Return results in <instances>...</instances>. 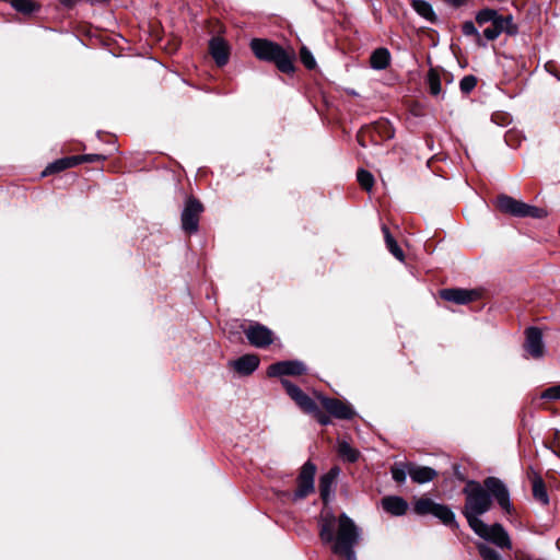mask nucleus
I'll return each instance as SVG.
<instances>
[{"instance_id": "8", "label": "nucleus", "mask_w": 560, "mask_h": 560, "mask_svg": "<svg viewBox=\"0 0 560 560\" xmlns=\"http://www.w3.org/2000/svg\"><path fill=\"white\" fill-rule=\"evenodd\" d=\"M203 211V206L199 200L194 197H189L185 207L182 211V229L188 233H196L199 228V218Z\"/></svg>"}, {"instance_id": "6", "label": "nucleus", "mask_w": 560, "mask_h": 560, "mask_svg": "<svg viewBox=\"0 0 560 560\" xmlns=\"http://www.w3.org/2000/svg\"><path fill=\"white\" fill-rule=\"evenodd\" d=\"M482 527L471 526L470 528L482 539L494 544L501 549H511L512 544L508 532L501 524H493L491 526L481 522Z\"/></svg>"}, {"instance_id": "26", "label": "nucleus", "mask_w": 560, "mask_h": 560, "mask_svg": "<svg viewBox=\"0 0 560 560\" xmlns=\"http://www.w3.org/2000/svg\"><path fill=\"white\" fill-rule=\"evenodd\" d=\"M411 4L413 10L422 18L431 22L435 20V13L429 2L424 0H412Z\"/></svg>"}, {"instance_id": "29", "label": "nucleus", "mask_w": 560, "mask_h": 560, "mask_svg": "<svg viewBox=\"0 0 560 560\" xmlns=\"http://www.w3.org/2000/svg\"><path fill=\"white\" fill-rule=\"evenodd\" d=\"M504 16L500 15L495 10L492 9H483L479 11L476 15V21L479 25H483L486 23H493L497 20H501Z\"/></svg>"}, {"instance_id": "18", "label": "nucleus", "mask_w": 560, "mask_h": 560, "mask_svg": "<svg viewBox=\"0 0 560 560\" xmlns=\"http://www.w3.org/2000/svg\"><path fill=\"white\" fill-rule=\"evenodd\" d=\"M382 506L387 513L394 516H401L406 514L408 510L407 501L397 495H389L383 498Z\"/></svg>"}, {"instance_id": "15", "label": "nucleus", "mask_w": 560, "mask_h": 560, "mask_svg": "<svg viewBox=\"0 0 560 560\" xmlns=\"http://www.w3.org/2000/svg\"><path fill=\"white\" fill-rule=\"evenodd\" d=\"M443 300L455 304H467L480 298V291L467 289H444L440 292Z\"/></svg>"}, {"instance_id": "20", "label": "nucleus", "mask_w": 560, "mask_h": 560, "mask_svg": "<svg viewBox=\"0 0 560 560\" xmlns=\"http://www.w3.org/2000/svg\"><path fill=\"white\" fill-rule=\"evenodd\" d=\"M79 164V158L77 156H69L59 159L52 163H50L45 171L43 172V176H47L54 173H58L61 171H65L67 168L73 167Z\"/></svg>"}, {"instance_id": "4", "label": "nucleus", "mask_w": 560, "mask_h": 560, "mask_svg": "<svg viewBox=\"0 0 560 560\" xmlns=\"http://www.w3.org/2000/svg\"><path fill=\"white\" fill-rule=\"evenodd\" d=\"M413 511L418 515L431 514L439 518L444 525L456 526L453 511L444 504H439L429 498H419L415 501Z\"/></svg>"}, {"instance_id": "36", "label": "nucleus", "mask_w": 560, "mask_h": 560, "mask_svg": "<svg viewBox=\"0 0 560 560\" xmlns=\"http://www.w3.org/2000/svg\"><path fill=\"white\" fill-rule=\"evenodd\" d=\"M477 84V79L474 75H466L460 80L459 86L463 93L471 92Z\"/></svg>"}, {"instance_id": "33", "label": "nucleus", "mask_w": 560, "mask_h": 560, "mask_svg": "<svg viewBox=\"0 0 560 560\" xmlns=\"http://www.w3.org/2000/svg\"><path fill=\"white\" fill-rule=\"evenodd\" d=\"M373 130L381 133L384 138L390 139L394 137V130L387 121H378L373 126Z\"/></svg>"}, {"instance_id": "7", "label": "nucleus", "mask_w": 560, "mask_h": 560, "mask_svg": "<svg viewBox=\"0 0 560 560\" xmlns=\"http://www.w3.org/2000/svg\"><path fill=\"white\" fill-rule=\"evenodd\" d=\"M316 474V466L311 463L306 462L298 476L296 479V490L291 495L292 501H300L308 497L311 493L314 492L315 486H314V479Z\"/></svg>"}, {"instance_id": "40", "label": "nucleus", "mask_w": 560, "mask_h": 560, "mask_svg": "<svg viewBox=\"0 0 560 560\" xmlns=\"http://www.w3.org/2000/svg\"><path fill=\"white\" fill-rule=\"evenodd\" d=\"M78 158H79V164L81 162H95V161H100L103 159L101 155H97V154H85V155H81Z\"/></svg>"}, {"instance_id": "34", "label": "nucleus", "mask_w": 560, "mask_h": 560, "mask_svg": "<svg viewBox=\"0 0 560 560\" xmlns=\"http://www.w3.org/2000/svg\"><path fill=\"white\" fill-rule=\"evenodd\" d=\"M300 58H301L302 63H303L307 69H313V68H315V66H316L315 58H314V56L312 55V52H311L306 47H302V48H301V51H300Z\"/></svg>"}, {"instance_id": "22", "label": "nucleus", "mask_w": 560, "mask_h": 560, "mask_svg": "<svg viewBox=\"0 0 560 560\" xmlns=\"http://www.w3.org/2000/svg\"><path fill=\"white\" fill-rule=\"evenodd\" d=\"M408 474L412 481L417 483H425L434 479L436 471L430 467H410Z\"/></svg>"}, {"instance_id": "17", "label": "nucleus", "mask_w": 560, "mask_h": 560, "mask_svg": "<svg viewBox=\"0 0 560 560\" xmlns=\"http://www.w3.org/2000/svg\"><path fill=\"white\" fill-rule=\"evenodd\" d=\"M209 51L218 66L222 67L228 63L230 48L222 37H213L209 43Z\"/></svg>"}, {"instance_id": "10", "label": "nucleus", "mask_w": 560, "mask_h": 560, "mask_svg": "<svg viewBox=\"0 0 560 560\" xmlns=\"http://www.w3.org/2000/svg\"><path fill=\"white\" fill-rule=\"evenodd\" d=\"M245 335L249 343L256 348H265L273 341L272 331L258 323L250 325L245 329Z\"/></svg>"}, {"instance_id": "37", "label": "nucleus", "mask_w": 560, "mask_h": 560, "mask_svg": "<svg viewBox=\"0 0 560 560\" xmlns=\"http://www.w3.org/2000/svg\"><path fill=\"white\" fill-rule=\"evenodd\" d=\"M393 479L399 483L404 482L407 477V471L404 466L395 465L392 467Z\"/></svg>"}, {"instance_id": "11", "label": "nucleus", "mask_w": 560, "mask_h": 560, "mask_svg": "<svg viewBox=\"0 0 560 560\" xmlns=\"http://www.w3.org/2000/svg\"><path fill=\"white\" fill-rule=\"evenodd\" d=\"M281 384L287 390L288 395L303 411L307 413L316 411V402L310 396L304 394L296 385L284 378L281 380Z\"/></svg>"}, {"instance_id": "14", "label": "nucleus", "mask_w": 560, "mask_h": 560, "mask_svg": "<svg viewBox=\"0 0 560 560\" xmlns=\"http://www.w3.org/2000/svg\"><path fill=\"white\" fill-rule=\"evenodd\" d=\"M322 406L332 417L338 419H351L354 416L352 408L337 398L319 397Z\"/></svg>"}, {"instance_id": "31", "label": "nucleus", "mask_w": 560, "mask_h": 560, "mask_svg": "<svg viewBox=\"0 0 560 560\" xmlns=\"http://www.w3.org/2000/svg\"><path fill=\"white\" fill-rule=\"evenodd\" d=\"M477 549L483 560H502L501 556L485 542L477 544Z\"/></svg>"}, {"instance_id": "2", "label": "nucleus", "mask_w": 560, "mask_h": 560, "mask_svg": "<svg viewBox=\"0 0 560 560\" xmlns=\"http://www.w3.org/2000/svg\"><path fill=\"white\" fill-rule=\"evenodd\" d=\"M466 495V502L463 510L469 526L481 525L480 515L487 513L492 505V500L485 487L477 481H469L463 490Z\"/></svg>"}, {"instance_id": "41", "label": "nucleus", "mask_w": 560, "mask_h": 560, "mask_svg": "<svg viewBox=\"0 0 560 560\" xmlns=\"http://www.w3.org/2000/svg\"><path fill=\"white\" fill-rule=\"evenodd\" d=\"M358 139H359V142H360L362 145H364V144L361 142V136H360V135L358 136Z\"/></svg>"}, {"instance_id": "21", "label": "nucleus", "mask_w": 560, "mask_h": 560, "mask_svg": "<svg viewBox=\"0 0 560 560\" xmlns=\"http://www.w3.org/2000/svg\"><path fill=\"white\" fill-rule=\"evenodd\" d=\"M338 474L339 469L337 467H334L319 479L320 497L325 502L328 500L330 495L332 483Z\"/></svg>"}, {"instance_id": "3", "label": "nucleus", "mask_w": 560, "mask_h": 560, "mask_svg": "<svg viewBox=\"0 0 560 560\" xmlns=\"http://www.w3.org/2000/svg\"><path fill=\"white\" fill-rule=\"evenodd\" d=\"M250 48L258 59L275 62L281 72L290 73L294 70L293 56L280 45L267 39L254 38L250 42Z\"/></svg>"}, {"instance_id": "16", "label": "nucleus", "mask_w": 560, "mask_h": 560, "mask_svg": "<svg viewBox=\"0 0 560 560\" xmlns=\"http://www.w3.org/2000/svg\"><path fill=\"white\" fill-rule=\"evenodd\" d=\"M517 31L513 24L512 15H508L501 20H497L483 30V36L488 40L497 39L503 32L508 34H515Z\"/></svg>"}, {"instance_id": "28", "label": "nucleus", "mask_w": 560, "mask_h": 560, "mask_svg": "<svg viewBox=\"0 0 560 560\" xmlns=\"http://www.w3.org/2000/svg\"><path fill=\"white\" fill-rule=\"evenodd\" d=\"M338 453L343 459L350 463H353L359 458V452L346 441H340L338 443Z\"/></svg>"}, {"instance_id": "38", "label": "nucleus", "mask_w": 560, "mask_h": 560, "mask_svg": "<svg viewBox=\"0 0 560 560\" xmlns=\"http://www.w3.org/2000/svg\"><path fill=\"white\" fill-rule=\"evenodd\" d=\"M541 398L545 399H560V385L551 386L547 388L542 394Z\"/></svg>"}, {"instance_id": "12", "label": "nucleus", "mask_w": 560, "mask_h": 560, "mask_svg": "<svg viewBox=\"0 0 560 560\" xmlns=\"http://www.w3.org/2000/svg\"><path fill=\"white\" fill-rule=\"evenodd\" d=\"M526 339L524 349L534 359H540L545 353V345L542 341V334L537 327H529L526 329Z\"/></svg>"}, {"instance_id": "39", "label": "nucleus", "mask_w": 560, "mask_h": 560, "mask_svg": "<svg viewBox=\"0 0 560 560\" xmlns=\"http://www.w3.org/2000/svg\"><path fill=\"white\" fill-rule=\"evenodd\" d=\"M312 415H314V417L317 419V421L323 424V425H327L329 422H330V419L328 416L324 415L319 409L318 407L316 406V411L315 412H311Z\"/></svg>"}, {"instance_id": "13", "label": "nucleus", "mask_w": 560, "mask_h": 560, "mask_svg": "<svg viewBox=\"0 0 560 560\" xmlns=\"http://www.w3.org/2000/svg\"><path fill=\"white\" fill-rule=\"evenodd\" d=\"M306 371V368L301 361H281L271 364L268 368L267 374L270 377L283 376V375H302Z\"/></svg>"}, {"instance_id": "5", "label": "nucleus", "mask_w": 560, "mask_h": 560, "mask_svg": "<svg viewBox=\"0 0 560 560\" xmlns=\"http://www.w3.org/2000/svg\"><path fill=\"white\" fill-rule=\"evenodd\" d=\"M497 203L500 211L518 218H540L542 212L540 209L516 200L508 195L499 196Z\"/></svg>"}, {"instance_id": "32", "label": "nucleus", "mask_w": 560, "mask_h": 560, "mask_svg": "<svg viewBox=\"0 0 560 560\" xmlns=\"http://www.w3.org/2000/svg\"><path fill=\"white\" fill-rule=\"evenodd\" d=\"M358 182L359 184L361 185V187L368 191H370L374 185V177L373 175L365 171V170H360L358 172Z\"/></svg>"}, {"instance_id": "35", "label": "nucleus", "mask_w": 560, "mask_h": 560, "mask_svg": "<svg viewBox=\"0 0 560 560\" xmlns=\"http://www.w3.org/2000/svg\"><path fill=\"white\" fill-rule=\"evenodd\" d=\"M463 34L466 35V36H476V42L478 45H482L485 46V44L481 43V37H480V34L478 33L475 24L471 22V21H467L463 24Z\"/></svg>"}, {"instance_id": "27", "label": "nucleus", "mask_w": 560, "mask_h": 560, "mask_svg": "<svg viewBox=\"0 0 560 560\" xmlns=\"http://www.w3.org/2000/svg\"><path fill=\"white\" fill-rule=\"evenodd\" d=\"M427 81L429 84L430 93L434 96L440 95L442 92L440 71L435 68H431L428 72Z\"/></svg>"}, {"instance_id": "30", "label": "nucleus", "mask_w": 560, "mask_h": 560, "mask_svg": "<svg viewBox=\"0 0 560 560\" xmlns=\"http://www.w3.org/2000/svg\"><path fill=\"white\" fill-rule=\"evenodd\" d=\"M12 7L24 14H30L38 9V4L33 0H11Z\"/></svg>"}, {"instance_id": "19", "label": "nucleus", "mask_w": 560, "mask_h": 560, "mask_svg": "<svg viewBox=\"0 0 560 560\" xmlns=\"http://www.w3.org/2000/svg\"><path fill=\"white\" fill-rule=\"evenodd\" d=\"M259 365V358L255 354H246L233 362L234 370L242 375L252 374Z\"/></svg>"}, {"instance_id": "24", "label": "nucleus", "mask_w": 560, "mask_h": 560, "mask_svg": "<svg viewBox=\"0 0 560 560\" xmlns=\"http://www.w3.org/2000/svg\"><path fill=\"white\" fill-rule=\"evenodd\" d=\"M382 232L384 234V238H385V243H386L387 249L393 254V256L395 258H397L398 260L402 261L404 258H405L404 252L398 246L397 242L392 236V234H390V232H389V230H388V228L386 225L382 226Z\"/></svg>"}, {"instance_id": "9", "label": "nucleus", "mask_w": 560, "mask_h": 560, "mask_svg": "<svg viewBox=\"0 0 560 560\" xmlns=\"http://www.w3.org/2000/svg\"><path fill=\"white\" fill-rule=\"evenodd\" d=\"M483 487L490 498H493L502 510L506 513H511L513 506L510 501V492L501 479L497 477H488L483 480Z\"/></svg>"}, {"instance_id": "25", "label": "nucleus", "mask_w": 560, "mask_h": 560, "mask_svg": "<svg viewBox=\"0 0 560 560\" xmlns=\"http://www.w3.org/2000/svg\"><path fill=\"white\" fill-rule=\"evenodd\" d=\"M533 495L544 505L549 503V497L544 480L537 475L533 479Z\"/></svg>"}, {"instance_id": "23", "label": "nucleus", "mask_w": 560, "mask_h": 560, "mask_svg": "<svg viewBox=\"0 0 560 560\" xmlns=\"http://www.w3.org/2000/svg\"><path fill=\"white\" fill-rule=\"evenodd\" d=\"M390 61V54L386 48L375 49L370 58V63L373 69L383 70L387 68Z\"/></svg>"}, {"instance_id": "1", "label": "nucleus", "mask_w": 560, "mask_h": 560, "mask_svg": "<svg viewBox=\"0 0 560 560\" xmlns=\"http://www.w3.org/2000/svg\"><path fill=\"white\" fill-rule=\"evenodd\" d=\"M319 537L331 544V551L346 560H357L354 547L360 540V529L345 513L338 518L331 512H323L319 520Z\"/></svg>"}]
</instances>
